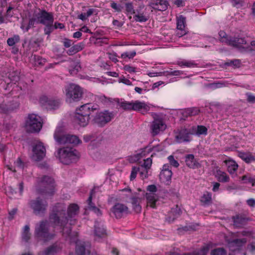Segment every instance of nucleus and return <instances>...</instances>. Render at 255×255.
Returning <instances> with one entry per match:
<instances>
[{
    "mask_svg": "<svg viewBox=\"0 0 255 255\" xmlns=\"http://www.w3.org/2000/svg\"><path fill=\"white\" fill-rule=\"evenodd\" d=\"M95 190H96V189H94L92 190V191L91 192L90 197H89L87 201H88V204H89V208L90 210H91L92 211H93L94 213H96L98 215H101V212L100 210H99V209L97 208L95 206H93L92 205V202H91L92 198L95 193Z\"/></svg>",
    "mask_w": 255,
    "mask_h": 255,
    "instance_id": "nucleus-27",
    "label": "nucleus"
},
{
    "mask_svg": "<svg viewBox=\"0 0 255 255\" xmlns=\"http://www.w3.org/2000/svg\"><path fill=\"white\" fill-rule=\"evenodd\" d=\"M239 156L247 163H251L255 160V157L249 152H239Z\"/></svg>",
    "mask_w": 255,
    "mask_h": 255,
    "instance_id": "nucleus-26",
    "label": "nucleus"
},
{
    "mask_svg": "<svg viewBox=\"0 0 255 255\" xmlns=\"http://www.w3.org/2000/svg\"><path fill=\"white\" fill-rule=\"evenodd\" d=\"M241 180L243 181V183H250L253 186H255V179L252 178L248 175H244L242 176Z\"/></svg>",
    "mask_w": 255,
    "mask_h": 255,
    "instance_id": "nucleus-45",
    "label": "nucleus"
},
{
    "mask_svg": "<svg viewBox=\"0 0 255 255\" xmlns=\"http://www.w3.org/2000/svg\"><path fill=\"white\" fill-rule=\"evenodd\" d=\"M138 168V170L139 172V175L142 179L147 178L149 175V169L146 168V167H143L139 166Z\"/></svg>",
    "mask_w": 255,
    "mask_h": 255,
    "instance_id": "nucleus-35",
    "label": "nucleus"
},
{
    "mask_svg": "<svg viewBox=\"0 0 255 255\" xmlns=\"http://www.w3.org/2000/svg\"><path fill=\"white\" fill-rule=\"evenodd\" d=\"M58 250V249L56 246H52L50 247V248L48 249L45 252V255H49L51 254H53L54 253H55L57 252Z\"/></svg>",
    "mask_w": 255,
    "mask_h": 255,
    "instance_id": "nucleus-57",
    "label": "nucleus"
},
{
    "mask_svg": "<svg viewBox=\"0 0 255 255\" xmlns=\"http://www.w3.org/2000/svg\"><path fill=\"white\" fill-rule=\"evenodd\" d=\"M172 173L170 165L165 164L163 166L162 169L159 174V178L160 181L166 184H169L170 182Z\"/></svg>",
    "mask_w": 255,
    "mask_h": 255,
    "instance_id": "nucleus-15",
    "label": "nucleus"
},
{
    "mask_svg": "<svg viewBox=\"0 0 255 255\" xmlns=\"http://www.w3.org/2000/svg\"><path fill=\"white\" fill-rule=\"evenodd\" d=\"M35 235L38 238L47 241L52 238L53 235L49 234L47 232V224L46 222H42L37 225L35 228Z\"/></svg>",
    "mask_w": 255,
    "mask_h": 255,
    "instance_id": "nucleus-9",
    "label": "nucleus"
},
{
    "mask_svg": "<svg viewBox=\"0 0 255 255\" xmlns=\"http://www.w3.org/2000/svg\"><path fill=\"white\" fill-rule=\"evenodd\" d=\"M76 253L78 255H84L85 248L83 246L78 247L77 243H76Z\"/></svg>",
    "mask_w": 255,
    "mask_h": 255,
    "instance_id": "nucleus-56",
    "label": "nucleus"
},
{
    "mask_svg": "<svg viewBox=\"0 0 255 255\" xmlns=\"http://www.w3.org/2000/svg\"><path fill=\"white\" fill-rule=\"evenodd\" d=\"M189 129H182L175 135L176 141L181 143L183 142L189 141L191 140V135Z\"/></svg>",
    "mask_w": 255,
    "mask_h": 255,
    "instance_id": "nucleus-18",
    "label": "nucleus"
},
{
    "mask_svg": "<svg viewBox=\"0 0 255 255\" xmlns=\"http://www.w3.org/2000/svg\"><path fill=\"white\" fill-rule=\"evenodd\" d=\"M54 18L52 13L46 11L39 10L35 13L32 18L29 20V25H34L35 23H41L44 25L53 23Z\"/></svg>",
    "mask_w": 255,
    "mask_h": 255,
    "instance_id": "nucleus-6",
    "label": "nucleus"
},
{
    "mask_svg": "<svg viewBox=\"0 0 255 255\" xmlns=\"http://www.w3.org/2000/svg\"><path fill=\"white\" fill-rule=\"evenodd\" d=\"M189 132L190 134L198 136L201 135H205L207 134V128L203 126L192 127L189 128Z\"/></svg>",
    "mask_w": 255,
    "mask_h": 255,
    "instance_id": "nucleus-23",
    "label": "nucleus"
},
{
    "mask_svg": "<svg viewBox=\"0 0 255 255\" xmlns=\"http://www.w3.org/2000/svg\"><path fill=\"white\" fill-rule=\"evenodd\" d=\"M15 168L22 169L23 167V163L20 158H18L14 162Z\"/></svg>",
    "mask_w": 255,
    "mask_h": 255,
    "instance_id": "nucleus-63",
    "label": "nucleus"
},
{
    "mask_svg": "<svg viewBox=\"0 0 255 255\" xmlns=\"http://www.w3.org/2000/svg\"><path fill=\"white\" fill-rule=\"evenodd\" d=\"M55 155L61 162L65 164L76 161L80 156L78 151L68 147L59 148L55 153Z\"/></svg>",
    "mask_w": 255,
    "mask_h": 255,
    "instance_id": "nucleus-2",
    "label": "nucleus"
},
{
    "mask_svg": "<svg viewBox=\"0 0 255 255\" xmlns=\"http://www.w3.org/2000/svg\"><path fill=\"white\" fill-rule=\"evenodd\" d=\"M111 6L112 8L114 9L115 11L119 12L122 10V6L120 5L117 4L115 2H112L111 3Z\"/></svg>",
    "mask_w": 255,
    "mask_h": 255,
    "instance_id": "nucleus-61",
    "label": "nucleus"
},
{
    "mask_svg": "<svg viewBox=\"0 0 255 255\" xmlns=\"http://www.w3.org/2000/svg\"><path fill=\"white\" fill-rule=\"evenodd\" d=\"M224 162L227 166L228 171L232 176V177L234 178L237 176L236 172L238 168L237 163L231 159L226 160Z\"/></svg>",
    "mask_w": 255,
    "mask_h": 255,
    "instance_id": "nucleus-20",
    "label": "nucleus"
},
{
    "mask_svg": "<svg viewBox=\"0 0 255 255\" xmlns=\"http://www.w3.org/2000/svg\"><path fill=\"white\" fill-rule=\"evenodd\" d=\"M225 65L227 66H232L233 68H238L240 66L241 62L238 59L228 60L225 63Z\"/></svg>",
    "mask_w": 255,
    "mask_h": 255,
    "instance_id": "nucleus-40",
    "label": "nucleus"
},
{
    "mask_svg": "<svg viewBox=\"0 0 255 255\" xmlns=\"http://www.w3.org/2000/svg\"><path fill=\"white\" fill-rule=\"evenodd\" d=\"M82 50V47L79 45H75L72 46L68 51L69 54L76 53Z\"/></svg>",
    "mask_w": 255,
    "mask_h": 255,
    "instance_id": "nucleus-50",
    "label": "nucleus"
},
{
    "mask_svg": "<svg viewBox=\"0 0 255 255\" xmlns=\"http://www.w3.org/2000/svg\"><path fill=\"white\" fill-rule=\"evenodd\" d=\"M216 177L218 181L221 182H228L230 181V177L227 174L220 170L217 171Z\"/></svg>",
    "mask_w": 255,
    "mask_h": 255,
    "instance_id": "nucleus-25",
    "label": "nucleus"
},
{
    "mask_svg": "<svg viewBox=\"0 0 255 255\" xmlns=\"http://www.w3.org/2000/svg\"><path fill=\"white\" fill-rule=\"evenodd\" d=\"M246 242V240L245 239H237L229 243V247L232 250H234L232 249L234 247H239L244 244Z\"/></svg>",
    "mask_w": 255,
    "mask_h": 255,
    "instance_id": "nucleus-31",
    "label": "nucleus"
},
{
    "mask_svg": "<svg viewBox=\"0 0 255 255\" xmlns=\"http://www.w3.org/2000/svg\"><path fill=\"white\" fill-rule=\"evenodd\" d=\"M149 106L144 102L139 101L133 102L132 110L138 111L144 114L149 110Z\"/></svg>",
    "mask_w": 255,
    "mask_h": 255,
    "instance_id": "nucleus-21",
    "label": "nucleus"
},
{
    "mask_svg": "<svg viewBox=\"0 0 255 255\" xmlns=\"http://www.w3.org/2000/svg\"><path fill=\"white\" fill-rule=\"evenodd\" d=\"M79 211V207L77 205L72 204L69 205L67 212V216L64 217L65 213H63V210H57L56 213L51 215L50 219L52 223H53L55 226H59L61 229L63 227V232L64 234H67L69 236L70 229L68 225V222H70V224H72L75 221L72 219L77 214Z\"/></svg>",
    "mask_w": 255,
    "mask_h": 255,
    "instance_id": "nucleus-1",
    "label": "nucleus"
},
{
    "mask_svg": "<svg viewBox=\"0 0 255 255\" xmlns=\"http://www.w3.org/2000/svg\"><path fill=\"white\" fill-rule=\"evenodd\" d=\"M201 202L204 205H209L212 201V195L210 193L206 192L204 193L201 198Z\"/></svg>",
    "mask_w": 255,
    "mask_h": 255,
    "instance_id": "nucleus-30",
    "label": "nucleus"
},
{
    "mask_svg": "<svg viewBox=\"0 0 255 255\" xmlns=\"http://www.w3.org/2000/svg\"><path fill=\"white\" fill-rule=\"evenodd\" d=\"M135 54L136 52L134 51L131 52H126L121 54V58L124 59L127 58L128 59H131L135 56Z\"/></svg>",
    "mask_w": 255,
    "mask_h": 255,
    "instance_id": "nucleus-49",
    "label": "nucleus"
},
{
    "mask_svg": "<svg viewBox=\"0 0 255 255\" xmlns=\"http://www.w3.org/2000/svg\"><path fill=\"white\" fill-rule=\"evenodd\" d=\"M128 211V207L124 204L118 203L112 209V212L117 218H121Z\"/></svg>",
    "mask_w": 255,
    "mask_h": 255,
    "instance_id": "nucleus-17",
    "label": "nucleus"
},
{
    "mask_svg": "<svg viewBox=\"0 0 255 255\" xmlns=\"http://www.w3.org/2000/svg\"><path fill=\"white\" fill-rule=\"evenodd\" d=\"M165 75H173L178 76L183 74V72L179 70H175L173 71H166Z\"/></svg>",
    "mask_w": 255,
    "mask_h": 255,
    "instance_id": "nucleus-58",
    "label": "nucleus"
},
{
    "mask_svg": "<svg viewBox=\"0 0 255 255\" xmlns=\"http://www.w3.org/2000/svg\"><path fill=\"white\" fill-rule=\"evenodd\" d=\"M106 234V230L103 227H97L95 226V235L99 238L103 237Z\"/></svg>",
    "mask_w": 255,
    "mask_h": 255,
    "instance_id": "nucleus-47",
    "label": "nucleus"
},
{
    "mask_svg": "<svg viewBox=\"0 0 255 255\" xmlns=\"http://www.w3.org/2000/svg\"><path fill=\"white\" fill-rule=\"evenodd\" d=\"M168 159L170 163V164L174 167H177L179 166V164L177 160H176L174 157L172 155L168 156Z\"/></svg>",
    "mask_w": 255,
    "mask_h": 255,
    "instance_id": "nucleus-52",
    "label": "nucleus"
},
{
    "mask_svg": "<svg viewBox=\"0 0 255 255\" xmlns=\"http://www.w3.org/2000/svg\"><path fill=\"white\" fill-rule=\"evenodd\" d=\"M133 102H122L119 104L120 107L125 110H132Z\"/></svg>",
    "mask_w": 255,
    "mask_h": 255,
    "instance_id": "nucleus-37",
    "label": "nucleus"
},
{
    "mask_svg": "<svg viewBox=\"0 0 255 255\" xmlns=\"http://www.w3.org/2000/svg\"><path fill=\"white\" fill-rule=\"evenodd\" d=\"M25 127L28 132H39L42 127L41 118L35 114H29L25 121Z\"/></svg>",
    "mask_w": 255,
    "mask_h": 255,
    "instance_id": "nucleus-5",
    "label": "nucleus"
},
{
    "mask_svg": "<svg viewBox=\"0 0 255 255\" xmlns=\"http://www.w3.org/2000/svg\"><path fill=\"white\" fill-rule=\"evenodd\" d=\"M152 164V160L150 158H147L144 160V163L143 164L141 165L140 166L143 167H146V168L150 169V167Z\"/></svg>",
    "mask_w": 255,
    "mask_h": 255,
    "instance_id": "nucleus-53",
    "label": "nucleus"
},
{
    "mask_svg": "<svg viewBox=\"0 0 255 255\" xmlns=\"http://www.w3.org/2000/svg\"><path fill=\"white\" fill-rule=\"evenodd\" d=\"M90 119V118L87 116H82L80 114V115L75 114L74 122L80 126L84 127L88 124Z\"/></svg>",
    "mask_w": 255,
    "mask_h": 255,
    "instance_id": "nucleus-24",
    "label": "nucleus"
},
{
    "mask_svg": "<svg viewBox=\"0 0 255 255\" xmlns=\"http://www.w3.org/2000/svg\"><path fill=\"white\" fill-rule=\"evenodd\" d=\"M232 41H234V43H235L237 44H229L230 45H232L237 47L245 48V47L244 46V45L246 44V41L244 39L239 38H232Z\"/></svg>",
    "mask_w": 255,
    "mask_h": 255,
    "instance_id": "nucleus-33",
    "label": "nucleus"
},
{
    "mask_svg": "<svg viewBox=\"0 0 255 255\" xmlns=\"http://www.w3.org/2000/svg\"><path fill=\"white\" fill-rule=\"evenodd\" d=\"M187 33V30L186 28H177L176 31V35L181 37L183 35H185Z\"/></svg>",
    "mask_w": 255,
    "mask_h": 255,
    "instance_id": "nucleus-51",
    "label": "nucleus"
},
{
    "mask_svg": "<svg viewBox=\"0 0 255 255\" xmlns=\"http://www.w3.org/2000/svg\"><path fill=\"white\" fill-rule=\"evenodd\" d=\"M152 148L150 146H148L143 149H141L138 153L141 157H145L150 153Z\"/></svg>",
    "mask_w": 255,
    "mask_h": 255,
    "instance_id": "nucleus-43",
    "label": "nucleus"
},
{
    "mask_svg": "<svg viewBox=\"0 0 255 255\" xmlns=\"http://www.w3.org/2000/svg\"><path fill=\"white\" fill-rule=\"evenodd\" d=\"M225 252L222 248L214 250L211 253V255H225Z\"/></svg>",
    "mask_w": 255,
    "mask_h": 255,
    "instance_id": "nucleus-54",
    "label": "nucleus"
},
{
    "mask_svg": "<svg viewBox=\"0 0 255 255\" xmlns=\"http://www.w3.org/2000/svg\"><path fill=\"white\" fill-rule=\"evenodd\" d=\"M245 222V219L241 216H237L234 218V225L239 227L243 225Z\"/></svg>",
    "mask_w": 255,
    "mask_h": 255,
    "instance_id": "nucleus-41",
    "label": "nucleus"
},
{
    "mask_svg": "<svg viewBox=\"0 0 255 255\" xmlns=\"http://www.w3.org/2000/svg\"><path fill=\"white\" fill-rule=\"evenodd\" d=\"M29 205L36 214H39L44 211L47 205L45 201L42 200L39 198L31 200Z\"/></svg>",
    "mask_w": 255,
    "mask_h": 255,
    "instance_id": "nucleus-11",
    "label": "nucleus"
},
{
    "mask_svg": "<svg viewBox=\"0 0 255 255\" xmlns=\"http://www.w3.org/2000/svg\"><path fill=\"white\" fill-rule=\"evenodd\" d=\"M60 102L58 100L55 99L53 98L50 100L49 104L47 107V109L54 110L56 109L59 105Z\"/></svg>",
    "mask_w": 255,
    "mask_h": 255,
    "instance_id": "nucleus-34",
    "label": "nucleus"
},
{
    "mask_svg": "<svg viewBox=\"0 0 255 255\" xmlns=\"http://www.w3.org/2000/svg\"><path fill=\"white\" fill-rule=\"evenodd\" d=\"M41 184L46 187V193L52 194L54 192V180L49 176H43L41 180Z\"/></svg>",
    "mask_w": 255,
    "mask_h": 255,
    "instance_id": "nucleus-16",
    "label": "nucleus"
},
{
    "mask_svg": "<svg viewBox=\"0 0 255 255\" xmlns=\"http://www.w3.org/2000/svg\"><path fill=\"white\" fill-rule=\"evenodd\" d=\"M124 69L126 71H128L129 73H134L135 72V68L133 67L130 66L129 65H127L124 66Z\"/></svg>",
    "mask_w": 255,
    "mask_h": 255,
    "instance_id": "nucleus-64",
    "label": "nucleus"
},
{
    "mask_svg": "<svg viewBox=\"0 0 255 255\" xmlns=\"http://www.w3.org/2000/svg\"><path fill=\"white\" fill-rule=\"evenodd\" d=\"M247 96V100L250 103H255V96L252 95L251 93H248L246 94Z\"/></svg>",
    "mask_w": 255,
    "mask_h": 255,
    "instance_id": "nucleus-62",
    "label": "nucleus"
},
{
    "mask_svg": "<svg viewBox=\"0 0 255 255\" xmlns=\"http://www.w3.org/2000/svg\"><path fill=\"white\" fill-rule=\"evenodd\" d=\"M199 113L200 110L197 108H188L185 110L184 115L186 116H193L198 115Z\"/></svg>",
    "mask_w": 255,
    "mask_h": 255,
    "instance_id": "nucleus-32",
    "label": "nucleus"
},
{
    "mask_svg": "<svg viewBox=\"0 0 255 255\" xmlns=\"http://www.w3.org/2000/svg\"><path fill=\"white\" fill-rule=\"evenodd\" d=\"M51 98L46 96H42L39 99V103L46 108Z\"/></svg>",
    "mask_w": 255,
    "mask_h": 255,
    "instance_id": "nucleus-46",
    "label": "nucleus"
},
{
    "mask_svg": "<svg viewBox=\"0 0 255 255\" xmlns=\"http://www.w3.org/2000/svg\"><path fill=\"white\" fill-rule=\"evenodd\" d=\"M44 32L46 34L49 35L54 29L53 23L51 24H45Z\"/></svg>",
    "mask_w": 255,
    "mask_h": 255,
    "instance_id": "nucleus-55",
    "label": "nucleus"
},
{
    "mask_svg": "<svg viewBox=\"0 0 255 255\" xmlns=\"http://www.w3.org/2000/svg\"><path fill=\"white\" fill-rule=\"evenodd\" d=\"M167 4L166 0H153L149 5L153 9L163 11L167 8Z\"/></svg>",
    "mask_w": 255,
    "mask_h": 255,
    "instance_id": "nucleus-19",
    "label": "nucleus"
},
{
    "mask_svg": "<svg viewBox=\"0 0 255 255\" xmlns=\"http://www.w3.org/2000/svg\"><path fill=\"white\" fill-rule=\"evenodd\" d=\"M219 35L220 37V40L222 42L227 43V44H236L234 43V41H232V38L229 37L226 35V33L223 31H221L219 33Z\"/></svg>",
    "mask_w": 255,
    "mask_h": 255,
    "instance_id": "nucleus-29",
    "label": "nucleus"
},
{
    "mask_svg": "<svg viewBox=\"0 0 255 255\" xmlns=\"http://www.w3.org/2000/svg\"><path fill=\"white\" fill-rule=\"evenodd\" d=\"M97 109V106L88 103L80 106L76 110L75 114L90 117L91 113Z\"/></svg>",
    "mask_w": 255,
    "mask_h": 255,
    "instance_id": "nucleus-13",
    "label": "nucleus"
},
{
    "mask_svg": "<svg viewBox=\"0 0 255 255\" xmlns=\"http://www.w3.org/2000/svg\"><path fill=\"white\" fill-rule=\"evenodd\" d=\"M137 171H138L137 168L135 167H132L130 176V180H132L135 178Z\"/></svg>",
    "mask_w": 255,
    "mask_h": 255,
    "instance_id": "nucleus-59",
    "label": "nucleus"
},
{
    "mask_svg": "<svg viewBox=\"0 0 255 255\" xmlns=\"http://www.w3.org/2000/svg\"><path fill=\"white\" fill-rule=\"evenodd\" d=\"M178 65L180 67H192L196 65V64L192 61L183 60L179 61Z\"/></svg>",
    "mask_w": 255,
    "mask_h": 255,
    "instance_id": "nucleus-39",
    "label": "nucleus"
},
{
    "mask_svg": "<svg viewBox=\"0 0 255 255\" xmlns=\"http://www.w3.org/2000/svg\"><path fill=\"white\" fill-rule=\"evenodd\" d=\"M185 162L186 165L190 168L195 169L200 166V163L192 154H188L185 156Z\"/></svg>",
    "mask_w": 255,
    "mask_h": 255,
    "instance_id": "nucleus-22",
    "label": "nucleus"
},
{
    "mask_svg": "<svg viewBox=\"0 0 255 255\" xmlns=\"http://www.w3.org/2000/svg\"><path fill=\"white\" fill-rule=\"evenodd\" d=\"M19 40L20 38L19 35H14L12 37H10L7 39V43L9 46H12L14 45L15 44L18 43L19 41Z\"/></svg>",
    "mask_w": 255,
    "mask_h": 255,
    "instance_id": "nucleus-38",
    "label": "nucleus"
},
{
    "mask_svg": "<svg viewBox=\"0 0 255 255\" xmlns=\"http://www.w3.org/2000/svg\"><path fill=\"white\" fill-rule=\"evenodd\" d=\"M34 63L35 65H43L46 62L45 59H43L39 56L34 55L33 56Z\"/></svg>",
    "mask_w": 255,
    "mask_h": 255,
    "instance_id": "nucleus-48",
    "label": "nucleus"
},
{
    "mask_svg": "<svg viewBox=\"0 0 255 255\" xmlns=\"http://www.w3.org/2000/svg\"><path fill=\"white\" fill-rule=\"evenodd\" d=\"M166 128V125L161 118H156L151 123L150 131L151 134L155 136L164 131Z\"/></svg>",
    "mask_w": 255,
    "mask_h": 255,
    "instance_id": "nucleus-7",
    "label": "nucleus"
},
{
    "mask_svg": "<svg viewBox=\"0 0 255 255\" xmlns=\"http://www.w3.org/2000/svg\"><path fill=\"white\" fill-rule=\"evenodd\" d=\"M185 17L182 15H179L177 17V28H186L185 27Z\"/></svg>",
    "mask_w": 255,
    "mask_h": 255,
    "instance_id": "nucleus-36",
    "label": "nucleus"
},
{
    "mask_svg": "<svg viewBox=\"0 0 255 255\" xmlns=\"http://www.w3.org/2000/svg\"><path fill=\"white\" fill-rule=\"evenodd\" d=\"M30 237L29 234V227L28 225H25L24 227L23 231L22 233V239L25 241H27Z\"/></svg>",
    "mask_w": 255,
    "mask_h": 255,
    "instance_id": "nucleus-42",
    "label": "nucleus"
},
{
    "mask_svg": "<svg viewBox=\"0 0 255 255\" xmlns=\"http://www.w3.org/2000/svg\"><path fill=\"white\" fill-rule=\"evenodd\" d=\"M82 89L78 85L71 84L65 88L66 101L69 103L80 101L83 96Z\"/></svg>",
    "mask_w": 255,
    "mask_h": 255,
    "instance_id": "nucleus-4",
    "label": "nucleus"
},
{
    "mask_svg": "<svg viewBox=\"0 0 255 255\" xmlns=\"http://www.w3.org/2000/svg\"><path fill=\"white\" fill-rule=\"evenodd\" d=\"M54 138L59 144H71L76 145L81 142L78 136L65 134L64 128L62 126H58L56 128L54 133Z\"/></svg>",
    "mask_w": 255,
    "mask_h": 255,
    "instance_id": "nucleus-3",
    "label": "nucleus"
},
{
    "mask_svg": "<svg viewBox=\"0 0 255 255\" xmlns=\"http://www.w3.org/2000/svg\"><path fill=\"white\" fill-rule=\"evenodd\" d=\"M126 8L127 11L130 13L132 14L134 13L133 7L131 3H127L126 4Z\"/></svg>",
    "mask_w": 255,
    "mask_h": 255,
    "instance_id": "nucleus-60",
    "label": "nucleus"
},
{
    "mask_svg": "<svg viewBox=\"0 0 255 255\" xmlns=\"http://www.w3.org/2000/svg\"><path fill=\"white\" fill-rule=\"evenodd\" d=\"M147 189L150 192V193L146 194L147 205L154 208L156 207V202L158 200V197L154 193L156 191V187L154 185H151L148 186Z\"/></svg>",
    "mask_w": 255,
    "mask_h": 255,
    "instance_id": "nucleus-12",
    "label": "nucleus"
},
{
    "mask_svg": "<svg viewBox=\"0 0 255 255\" xmlns=\"http://www.w3.org/2000/svg\"><path fill=\"white\" fill-rule=\"evenodd\" d=\"M144 191L139 190V193H135L131 198L130 202L132 205L134 210L136 213H139L141 211V206L139 205L140 201L144 199Z\"/></svg>",
    "mask_w": 255,
    "mask_h": 255,
    "instance_id": "nucleus-14",
    "label": "nucleus"
},
{
    "mask_svg": "<svg viewBox=\"0 0 255 255\" xmlns=\"http://www.w3.org/2000/svg\"><path fill=\"white\" fill-rule=\"evenodd\" d=\"M180 214V209L176 206L175 208L171 210L168 214V218L167 219L169 222L173 221Z\"/></svg>",
    "mask_w": 255,
    "mask_h": 255,
    "instance_id": "nucleus-28",
    "label": "nucleus"
},
{
    "mask_svg": "<svg viewBox=\"0 0 255 255\" xmlns=\"http://www.w3.org/2000/svg\"><path fill=\"white\" fill-rule=\"evenodd\" d=\"M133 18L136 21L145 22L147 20L148 17L143 14V13H138L133 16Z\"/></svg>",
    "mask_w": 255,
    "mask_h": 255,
    "instance_id": "nucleus-44",
    "label": "nucleus"
},
{
    "mask_svg": "<svg viewBox=\"0 0 255 255\" xmlns=\"http://www.w3.org/2000/svg\"><path fill=\"white\" fill-rule=\"evenodd\" d=\"M32 158L35 161L42 159L46 154V148L41 142H37L33 147Z\"/></svg>",
    "mask_w": 255,
    "mask_h": 255,
    "instance_id": "nucleus-10",
    "label": "nucleus"
},
{
    "mask_svg": "<svg viewBox=\"0 0 255 255\" xmlns=\"http://www.w3.org/2000/svg\"><path fill=\"white\" fill-rule=\"evenodd\" d=\"M114 117L113 113L105 110L97 114L94 121L99 126H104L110 122Z\"/></svg>",
    "mask_w": 255,
    "mask_h": 255,
    "instance_id": "nucleus-8",
    "label": "nucleus"
}]
</instances>
